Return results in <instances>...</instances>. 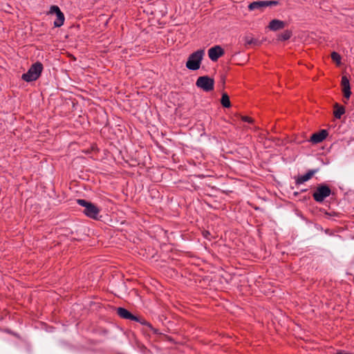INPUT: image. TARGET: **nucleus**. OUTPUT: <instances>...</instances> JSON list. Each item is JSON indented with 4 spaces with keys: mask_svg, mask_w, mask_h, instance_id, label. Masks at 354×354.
Here are the masks:
<instances>
[{
    "mask_svg": "<svg viewBox=\"0 0 354 354\" xmlns=\"http://www.w3.org/2000/svg\"><path fill=\"white\" fill-rule=\"evenodd\" d=\"M43 69V64L37 62L30 66L26 73L22 75L21 79L26 82L35 81L40 77Z\"/></svg>",
    "mask_w": 354,
    "mask_h": 354,
    "instance_id": "obj_1",
    "label": "nucleus"
},
{
    "mask_svg": "<svg viewBox=\"0 0 354 354\" xmlns=\"http://www.w3.org/2000/svg\"><path fill=\"white\" fill-rule=\"evenodd\" d=\"M204 55V49L197 50L196 51L190 54L186 62V67L191 71H196L199 69Z\"/></svg>",
    "mask_w": 354,
    "mask_h": 354,
    "instance_id": "obj_2",
    "label": "nucleus"
},
{
    "mask_svg": "<svg viewBox=\"0 0 354 354\" xmlns=\"http://www.w3.org/2000/svg\"><path fill=\"white\" fill-rule=\"evenodd\" d=\"M77 203L84 207L83 212L86 216L93 219L98 218L100 209L97 205L84 199H77Z\"/></svg>",
    "mask_w": 354,
    "mask_h": 354,
    "instance_id": "obj_3",
    "label": "nucleus"
},
{
    "mask_svg": "<svg viewBox=\"0 0 354 354\" xmlns=\"http://www.w3.org/2000/svg\"><path fill=\"white\" fill-rule=\"evenodd\" d=\"M196 86L205 92H210L214 88V80L207 75L200 76L196 82Z\"/></svg>",
    "mask_w": 354,
    "mask_h": 354,
    "instance_id": "obj_4",
    "label": "nucleus"
},
{
    "mask_svg": "<svg viewBox=\"0 0 354 354\" xmlns=\"http://www.w3.org/2000/svg\"><path fill=\"white\" fill-rule=\"evenodd\" d=\"M331 194L330 188L325 184H320L317 186L313 194L314 200L317 203H322L324 199Z\"/></svg>",
    "mask_w": 354,
    "mask_h": 354,
    "instance_id": "obj_5",
    "label": "nucleus"
},
{
    "mask_svg": "<svg viewBox=\"0 0 354 354\" xmlns=\"http://www.w3.org/2000/svg\"><path fill=\"white\" fill-rule=\"evenodd\" d=\"M49 13L56 15L57 18L53 23L55 27H61L64 24L65 20L64 15L57 6H51Z\"/></svg>",
    "mask_w": 354,
    "mask_h": 354,
    "instance_id": "obj_6",
    "label": "nucleus"
},
{
    "mask_svg": "<svg viewBox=\"0 0 354 354\" xmlns=\"http://www.w3.org/2000/svg\"><path fill=\"white\" fill-rule=\"evenodd\" d=\"M278 4V2L276 1H253L250 3L248 6V9L250 10H259L262 11L263 8L270 6H276Z\"/></svg>",
    "mask_w": 354,
    "mask_h": 354,
    "instance_id": "obj_7",
    "label": "nucleus"
},
{
    "mask_svg": "<svg viewBox=\"0 0 354 354\" xmlns=\"http://www.w3.org/2000/svg\"><path fill=\"white\" fill-rule=\"evenodd\" d=\"M224 54V49L218 45L214 46L208 50V56L212 62L217 61Z\"/></svg>",
    "mask_w": 354,
    "mask_h": 354,
    "instance_id": "obj_8",
    "label": "nucleus"
},
{
    "mask_svg": "<svg viewBox=\"0 0 354 354\" xmlns=\"http://www.w3.org/2000/svg\"><path fill=\"white\" fill-rule=\"evenodd\" d=\"M116 312L120 318L131 321H139L138 316L133 315L130 311L124 308L118 307L116 309Z\"/></svg>",
    "mask_w": 354,
    "mask_h": 354,
    "instance_id": "obj_9",
    "label": "nucleus"
},
{
    "mask_svg": "<svg viewBox=\"0 0 354 354\" xmlns=\"http://www.w3.org/2000/svg\"><path fill=\"white\" fill-rule=\"evenodd\" d=\"M328 135L327 130L322 129L317 133H313L309 140L313 144L322 142Z\"/></svg>",
    "mask_w": 354,
    "mask_h": 354,
    "instance_id": "obj_10",
    "label": "nucleus"
},
{
    "mask_svg": "<svg viewBox=\"0 0 354 354\" xmlns=\"http://www.w3.org/2000/svg\"><path fill=\"white\" fill-rule=\"evenodd\" d=\"M317 171H318V169H310L308 171V172L306 174L302 175V176H298L297 177H295L296 185H299L308 181Z\"/></svg>",
    "mask_w": 354,
    "mask_h": 354,
    "instance_id": "obj_11",
    "label": "nucleus"
},
{
    "mask_svg": "<svg viewBox=\"0 0 354 354\" xmlns=\"http://www.w3.org/2000/svg\"><path fill=\"white\" fill-rule=\"evenodd\" d=\"M341 84L342 86V92L344 93V97L348 100L351 95V86L349 80L346 76L342 77Z\"/></svg>",
    "mask_w": 354,
    "mask_h": 354,
    "instance_id": "obj_12",
    "label": "nucleus"
},
{
    "mask_svg": "<svg viewBox=\"0 0 354 354\" xmlns=\"http://www.w3.org/2000/svg\"><path fill=\"white\" fill-rule=\"evenodd\" d=\"M286 23L279 19H272L270 21L268 28L272 31H277L285 28Z\"/></svg>",
    "mask_w": 354,
    "mask_h": 354,
    "instance_id": "obj_13",
    "label": "nucleus"
},
{
    "mask_svg": "<svg viewBox=\"0 0 354 354\" xmlns=\"http://www.w3.org/2000/svg\"><path fill=\"white\" fill-rule=\"evenodd\" d=\"M334 116L337 119H340L342 115L345 113L344 106L336 103L334 106Z\"/></svg>",
    "mask_w": 354,
    "mask_h": 354,
    "instance_id": "obj_14",
    "label": "nucleus"
},
{
    "mask_svg": "<svg viewBox=\"0 0 354 354\" xmlns=\"http://www.w3.org/2000/svg\"><path fill=\"white\" fill-rule=\"evenodd\" d=\"M221 103L222 106L225 108L230 107L231 103H230V97L227 93H223L221 100Z\"/></svg>",
    "mask_w": 354,
    "mask_h": 354,
    "instance_id": "obj_15",
    "label": "nucleus"
},
{
    "mask_svg": "<svg viewBox=\"0 0 354 354\" xmlns=\"http://www.w3.org/2000/svg\"><path fill=\"white\" fill-rule=\"evenodd\" d=\"M291 36L292 32L290 30H286L279 35L278 39L280 41H286L289 39Z\"/></svg>",
    "mask_w": 354,
    "mask_h": 354,
    "instance_id": "obj_16",
    "label": "nucleus"
},
{
    "mask_svg": "<svg viewBox=\"0 0 354 354\" xmlns=\"http://www.w3.org/2000/svg\"><path fill=\"white\" fill-rule=\"evenodd\" d=\"M331 59L337 64V65H340L341 64V59H342V57L341 55L337 53V52H333L331 53Z\"/></svg>",
    "mask_w": 354,
    "mask_h": 354,
    "instance_id": "obj_17",
    "label": "nucleus"
},
{
    "mask_svg": "<svg viewBox=\"0 0 354 354\" xmlns=\"http://www.w3.org/2000/svg\"><path fill=\"white\" fill-rule=\"evenodd\" d=\"M244 41L245 44L251 45V44H257L258 41L250 36H245L244 37Z\"/></svg>",
    "mask_w": 354,
    "mask_h": 354,
    "instance_id": "obj_18",
    "label": "nucleus"
},
{
    "mask_svg": "<svg viewBox=\"0 0 354 354\" xmlns=\"http://www.w3.org/2000/svg\"><path fill=\"white\" fill-rule=\"evenodd\" d=\"M324 214H325L326 218H330V217H333V216H336V217L339 218V217H341V215H342L340 213H338V212H336L334 211H332L330 212L325 211Z\"/></svg>",
    "mask_w": 354,
    "mask_h": 354,
    "instance_id": "obj_19",
    "label": "nucleus"
},
{
    "mask_svg": "<svg viewBox=\"0 0 354 354\" xmlns=\"http://www.w3.org/2000/svg\"><path fill=\"white\" fill-rule=\"evenodd\" d=\"M138 319H139V321H136L137 322H139V323H140L142 325H143V326H147L148 328L151 327V324L149 322H147V320H145V319H142V318H141V317H138Z\"/></svg>",
    "mask_w": 354,
    "mask_h": 354,
    "instance_id": "obj_20",
    "label": "nucleus"
},
{
    "mask_svg": "<svg viewBox=\"0 0 354 354\" xmlns=\"http://www.w3.org/2000/svg\"><path fill=\"white\" fill-rule=\"evenodd\" d=\"M241 120L243 121V122H248V123H252L253 122V119L250 117H248V116H242L241 117Z\"/></svg>",
    "mask_w": 354,
    "mask_h": 354,
    "instance_id": "obj_21",
    "label": "nucleus"
},
{
    "mask_svg": "<svg viewBox=\"0 0 354 354\" xmlns=\"http://www.w3.org/2000/svg\"><path fill=\"white\" fill-rule=\"evenodd\" d=\"M149 329L151 331H152L153 334H156V335H160V334H161V333H160L159 330H158V329H157V328H153L152 325H151V327H149Z\"/></svg>",
    "mask_w": 354,
    "mask_h": 354,
    "instance_id": "obj_22",
    "label": "nucleus"
},
{
    "mask_svg": "<svg viewBox=\"0 0 354 354\" xmlns=\"http://www.w3.org/2000/svg\"><path fill=\"white\" fill-rule=\"evenodd\" d=\"M335 354H352L351 353H348V352H346L345 351H343V350H340V351H338Z\"/></svg>",
    "mask_w": 354,
    "mask_h": 354,
    "instance_id": "obj_23",
    "label": "nucleus"
},
{
    "mask_svg": "<svg viewBox=\"0 0 354 354\" xmlns=\"http://www.w3.org/2000/svg\"><path fill=\"white\" fill-rule=\"evenodd\" d=\"M203 236L205 237V238H207V236H209L210 234L208 231H205L203 232Z\"/></svg>",
    "mask_w": 354,
    "mask_h": 354,
    "instance_id": "obj_24",
    "label": "nucleus"
},
{
    "mask_svg": "<svg viewBox=\"0 0 354 354\" xmlns=\"http://www.w3.org/2000/svg\"><path fill=\"white\" fill-rule=\"evenodd\" d=\"M299 192H295L293 193V195H294L295 196H299Z\"/></svg>",
    "mask_w": 354,
    "mask_h": 354,
    "instance_id": "obj_25",
    "label": "nucleus"
},
{
    "mask_svg": "<svg viewBox=\"0 0 354 354\" xmlns=\"http://www.w3.org/2000/svg\"><path fill=\"white\" fill-rule=\"evenodd\" d=\"M306 191H307V189H301V192H306Z\"/></svg>",
    "mask_w": 354,
    "mask_h": 354,
    "instance_id": "obj_26",
    "label": "nucleus"
}]
</instances>
